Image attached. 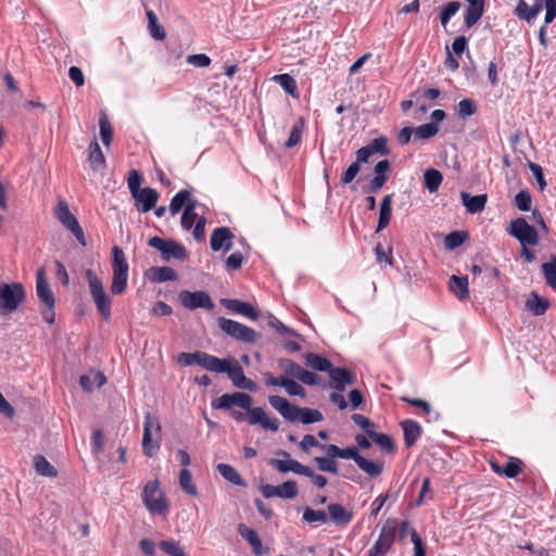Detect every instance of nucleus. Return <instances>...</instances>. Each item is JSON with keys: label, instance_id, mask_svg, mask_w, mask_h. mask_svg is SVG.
I'll use <instances>...</instances> for the list:
<instances>
[{"label": "nucleus", "instance_id": "obj_49", "mask_svg": "<svg viewBox=\"0 0 556 556\" xmlns=\"http://www.w3.org/2000/svg\"><path fill=\"white\" fill-rule=\"evenodd\" d=\"M477 112V105L472 99L466 98L458 102L456 113L459 118L465 119Z\"/></svg>", "mask_w": 556, "mask_h": 556}, {"label": "nucleus", "instance_id": "obj_62", "mask_svg": "<svg viewBox=\"0 0 556 556\" xmlns=\"http://www.w3.org/2000/svg\"><path fill=\"white\" fill-rule=\"evenodd\" d=\"M361 172V166L353 162L341 175V184L349 185L351 184L357 174Z\"/></svg>", "mask_w": 556, "mask_h": 556}, {"label": "nucleus", "instance_id": "obj_24", "mask_svg": "<svg viewBox=\"0 0 556 556\" xmlns=\"http://www.w3.org/2000/svg\"><path fill=\"white\" fill-rule=\"evenodd\" d=\"M463 205L470 214H477L484 210L488 201L486 194L471 195L468 192L463 191L460 193Z\"/></svg>", "mask_w": 556, "mask_h": 556}, {"label": "nucleus", "instance_id": "obj_32", "mask_svg": "<svg viewBox=\"0 0 556 556\" xmlns=\"http://www.w3.org/2000/svg\"><path fill=\"white\" fill-rule=\"evenodd\" d=\"M526 307L534 316H541L545 314L549 307V302L546 299L539 296L535 292H532L526 301Z\"/></svg>", "mask_w": 556, "mask_h": 556}, {"label": "nucleus", "instance_id": "obj_59", "mask_svg": "<svg viewBox=\"0 0 556 556\" xmlns=\"http://www.w3.org/2000/svg\"><path fill=\"white\" fill-rule=\"evenodd\" d=\"M283 388H285L286 392L292 396L303 397L306 394L305 389L300 383H298L293 379H290L287 377L283 382Z\"/></svg>", "mask_w": 556, "mask_h": 556}, {"label": "nucleus", "instance_id": "obj_14", "mask_svg": "<svg viewBox=\"0 0 556 556\" xmlns=\"http://www.w3.org/2000/svg\"><path fill=\"white\" fill-rule=\"evenodd\" d=\"M261 493L266 498H294L299 494V489L294 480H288L280 485L263 484Z\"/></svg>", "mask_w": 556, "mask_h": 556}, {"label": "nucleus", "instance_id": "obj_48", "mask_svg": "<svg viewBox=\"0 0 556 556\" xmlns=\"http://www.w3.org/2000/svg\"><path fill=\"white\" fill-rule=\"evenodd\" d=\"M99 127H100V138L104 146L109 147L113 139V129L112 126L105 115V113H102V115L99 118Z\"/></svg>", "mask_w": 556, "mask_h": 556}, {"label": "nucleus", "instance_id": "obj_2", "mask_svg": "<svg viewBox=\"0 0 556 556\" xmlns=\"http://www.w3.org/2000/svg\"><path fill=\"white\" fill-rule=\"evenodd\" d=\"M253 397L244 392L225 393L212 403L214 408L232 410L239 407L248 412V421L250 425H260L263 429L273 432L278 431L279 420L267 417L262 407H252Z\"/></svg>", "mask_w": 556, "mask_h": 556}, {"label": "nucleus", "instance_id": "obj_63", "mask_svg": "<svg viewBox=\"0 0 556 556\" xmlns=\"http://www.w3.org/2000/svg\"><path fill=\"white\" fill-rule=\"evenodd\" d=\"M141 180L142 178L138 170L132 169L129 172L127 182L131 195H136V193L141 190Z\"/></svg>", "mask_w": 556, "mask_h": 556}, {"label": "nucleus", "instance_id": "obj_57", "mask_svg": "<svg viewBox=\"0 0 556 556\" xmlns=\"http://www.w3.org/2000/svg\"><path fill=\"white\" fill-rule=\"evenodd\" d=\"M415 129V136L419 139H429L439 132V126L435 123H427Z\"/></svg>", "mask_w": 556, "mask_h": 556}, {"label": "nucleus", "instance_id": "obj_53", "mask_svg": "<svg viewBox=\"0 0 556 556\" xmlns=\"http://www.w3.org/2000/svg\"><path fill=\"white\" fill-rule=\"evenodd\" d=\"M462 4L459 1H450L441 11L440 14V22L443 27L447 25L452 16H454L458 10L460 9Z\"/></svg>", "mask_w": 556, "mask_h": 556}, {"label": "nucleus", "instance_id": "obj_40", "mask_svg": "<svg viewBox=\"0 0 556 556\" xmlns=\"http://www.w3.org/2000/svg\"><path fill=\"white\" fill-rule=\"evenodd\" d=\"M189 201H194L191 199V192L189 190L182 189L177 192L169 203L168 210L170 214L175 216L182 208V206L186 207V204L189 203Z\"/></svg>", "mask_w": 556, "mask_h": 556}, {"label": "nucleus", "instance_id": "obj_15", "mask_svg": "<svg viewBox=\"0 0 556 556\" xmlns=\"http://www.w3.org/2000/svg\"><path fill=\"white\" fill-rule=\"evenodd\" d=\"M36 294L47 308H54L55 299L46 277V269L40 267L36 273Z\"/></svg>", "mask_w": 556, "mask_h": 556}, {"label": "nucleus", "instance_id": "obj_9", "mask_svg": "<svg viewBox=\"0 0 556 556\" xmlns=\"http://www.w3.org/2000/svg\"><path fill=\"white\" fill-rule=\"evenodd\" d=\"M54 215L56 219L67 229L70 230L76 240L85 247L86 239L83 228L80 227L77 218L73 215L70 210L67 202L64 199H60L54 208Z\"/></svg>", "mask_w": 556, "mask_h": 556}, {"label": "nucleus", "instance_id": "obj_52", "mask_svg": "<svg viewBox=\"0 0 556 556\" xmlns=\"http://www.w3.org/2000/svg\"><path fill=\"white\" fill-rule=\"evenodd\" d=\"M162 552L169 556H187L179 542L174 540H164L159 544Z\"/></svg>", "mask_w": 556, "mask_h": 556}, {"label": "nucleus", "instance_id": "obj_11", "mask_svg": "<svg viewBox=\"0 0 556 556\" xmlns=\"http://www.w3.org/2000/svg\"><path fill=\"white\" fill-rule=\"evenodd\" d=\"M507 231L511 237L517 239L522 247H534L540 242L536 229L529 225L522 217L513 219Z\"/></svg>", "mask_w": 556, "mask_h": 556}, {"label": "nucleus", "instance_id": "obj_51", "mask_svg": "<svg viewBox=\"0 0 556 556\" xmlns=\"http://www.w3.org/2000/svg\"><path fill=\"white\" fill-rule=\"evenodd\" d=\"M323 414L318 409L301 407L299 420L304 425H309L323 420Z\"/></svg>", "mask_w": 556, "mask_h": 556}, {"label": "nucleus", "instance_id": "obj_17", "mask_svg": "<svg viewBox=\"0 0 556 556\" xmlns=\"http://www.w3.org/2000/svg\"><path fill=\"white\" fill-rule=\"evenodd\" d=\"M394 528L383 527L374 545L368 552V556H384L394 542Z\"/></svg>", "mask_w": 556, "mask_h": 556}, {"label": "nucleus", "instance_id": "obj_58", "mask_svg": "<svg viewBox=\"0 0 556 556\" xmlns=\"http://www.w3.org/2000/svg\"><path fill=\"white\" fill-rule=\"evenodd\" d=\"M268 325L271 328L276 329L280 334L291 336V337H296L298 336L295 330L287 327L285 324H282L278 318H276L271 314L268 316Z\"/></svg>", "mask_w": 556, "mask_h": 556}, {"label": "nucleus", "instance_id": "obj_35", "mask_svg": "<svg viewBox=\"0 0 556 556\" xmlns=\"http://www.w3.org/2000/svg\"><path fill=\"white\" fill-rule=\"evenodd\" d=\"M151 275L150 279L153 282H166V281H174L177 280L178 275L177 273L172 268L167 266L162 267H152L151 268Z\"/></svg>", "mask_w": 556, "mask_h": 556}, {"label": "nucleus", "instance_id": "obj_29", "mask_svg": "<svg viewBox=\"0 0 556 556\" xmlns=\"http://www.w3.org/2000/svg\"><path fill=\"white\" fill-rule=\"evenodd\" d=\"M484 13V0L469 3L464 16V23L467 28H471Z\"/></svg>", "mask_w": 556, "mask_h": 556}, {"label": "nucleus", "instance_id": "obj_4", "mask_svg": "<svg viewBox=\"0 0 556 556\" xmlns=\"http://www.w3.org/2000/svg\"><path fill=\"white\" fill-rule=\"evenodd\" d=\"M88 281V287L92 301L101 314L102 318L108 321L111 318V298L106 293L101 279L94 274L92 269H87L85 273Z\"/></svg>", "mask_w": 556, "mask_h": 556}, {"label": "nucleus", "instance_id": "obj_39", "mask_svg": "<svg viewBox=\"0 0 556 556\" xmlns=\"http://www.w3.org/2000/svg\"><path fill=\"white\" fill-rule=\"evenodd\" d=\"M292 98H299L295 79L289 74H278L273 78Z\"/></svg>", "mask_w": 556, "mask_h": 556}, {"label": "nucleus", "instance_id": "obj_13", "mask_svg": "<svg viewBox=\"0 0 556 556\" xmlns=\"http://www.w3.org/2000/svg\"><path fill=\"white\" fill-rule=\"evenodd\" d=\"M276 454L278 456H282L285 459L271 458L268 464L279 472L286 473L292 471L301 476L311 473V467L302 465L300 462L292 459L290 457V453L287 451L279 450Z\"/></svg>", "mask_w": 556, "mask_h": 556}, {"label": "nucleus", "instance_id": "obj_61", "mask_svg": "<svg viewBox=\"0 0 556 556\" xmlns=\"http://www.w3.org/2000/svg\"><path fill=\"white\" fill-rule=\"evenodd\" d=\"M352 420L361 427L369 437V433L375 432V424L370 421L369 418L361 415V414H353Z\"/></svg>", "mask_w": 556, "mask_h": 556}, {"label": "nucleus", "instance_id": "obj_50", "mask_svg": "<svg viewBox=\"0 0 556 556\" xmlns=\"http://www.w3.org/2000/svg\"><path fill=\"white\" fill-rule=\"evenodd\" d=\"M369 438L375 441L383 451L387 453H394L395 445L390 435L386 433L372 432L369 433Z\"/></svg>", "mask_w": 556, "mask_h": 556}, {"label": "nucleus", "instance_id": "obj_1", "mask_svg": "<svg viewBox=\"0 0 556 556\" xmlns=\"http://www.w3.org/2000/svg\"><path fill=\"white\" fill-rule=\"evenodd\" d=\"M177 363L184 367L191 365H199L200 367L217 374H227L232 384L242 390L250 392L257 391V384L245 377L242 367L236 359L232 358H218L214 355L202 351L192 353H180L177 357Z\"/></svg>", "mask_w": 556, "mask_h": 556}, {"label": "nucleus", "instance_id": "obj_25", "mask_svg": "<svg viewBox=\"0 0 556 556\" xmlns=\"http://www.w3.org/2000/svg\"><path fill=\"white\" fill-rule=\"evenodd\" d=\"M238 533L252 546L256 556L263 555L262 540L254 529L245 526L244 523H240L238 526Z\"/></svg>", "mask_w": 556, "mask_h": 556}, {"label": "nucleus", "instance_id": "obj_38", "mask_svg": "<svg viewBox=\"0 0 556 556\" xmlns=\"http://www.w3.org/2000/svg\"><path fill=\"white\" fill-rule=\"evenodd\" d=\"M305 363L311 368L325 372H329L333 367L328 358L315 353H308L305 357Z\"/></svg>", "mask_w": 556, "mask_h": 556}, {"label": "nucleus", "instance_id": "obj_22", "mask_svg": "<svg viewBox=\"0 0 556 556\" xmlns=\"http://www.w3.org/2000/svg\"><path fill=\"white\" fill-rule=\"evenodd\" d=\"M132 198L136 200L137 210L147 213L155 206L159 193L155 189L146 187L138 191L136 195H132Z\"/></svg>", "mask_w": 556, "mask_h": 556}, {"label": "nucleus", "instance_id": "obj_16", "mask_svg": "<svg viewBox=\"0 0 556 556\" xmlns=\"http://www.w3.org/2000/svg\"><path fill=\"white\" fill-rule=\"evenodd\" d=\"M268 402L287 421L294 422L299 420L301 407L290 404L287 399L270 395Z\"/></svg>", "mask_w": 556, "mask_h": 556}, {"label": "nucleus", "instance_id": "obj_20", "mask_svg": "<svg viewBox=\"0 0 556 556\" xmlns=\"http://www.w3.org/2000/svg\"><path fill=\"white\" fill-rule=\"evenodd\" d=\"M232 239L233 235L228 227L215 228L211 235V249L214 252H228L232 248Z\"/></svg>", "mask_w": 556, "mask_h": 556}, {"label": "nucleus", "instance_id": "obj_3", "mask_svg": "<svg viewBox=\"0 0 556 556\" xmlns=\"http://www.w3.org/2000/svg\"><path fill=\"white\" fill-rule=\"evenodd\" d=\"M112 283L111 292L115 295L123 294L128 286L129 265L124 251L114 245L112 249Z\"/></svg>", "mask_w": 556, "mask_h": 556}, {"label": "nucleus", "instance_id": "obj_42", "mask_svg": "<svg viewBox=\"0 0 556 556\" xmlns=\"http://www.w3.org/2000/svg\"><path fill=\"white\" fill-rule=\"evenodd\" d=\"M442 180L443 176L438 169L429 168L424 174V184L429 192L438 191Z\"/></svg>", "mask_w": 556, "mask_h": 556}, {"label": "nucleus", "instance_id": "obj_33", "mask_svg": "<svg viewBox=\"0 0 556 556\" xmlns=\"http://www.w3.org/2000/svg\"><path fill=\"white\" fill-rule=\"evenodd\" d=\"M492 468L495 472L504 475L507 478H515L521 471V460L518 458H510L504 466L492 463Z\"/></svg>", "mask_w": 556, "mask_h": 556}, {"label": "nucleus", "instance_id": "obj_7", "mask_svg": "<svg viewBox=\"0 0 556 556\" xmlns=\"http://www.w3.org/2000/svg\"><path fill=\"white\" fill-rule=\"evenodd\" d=\"M25 300V290L18 282L4 283L0 287V315L15 311Z\"/></svg>", "mask_w": 556, "mask_h": 556}, {"label": "nucleus", "instance_id": "obj_18", "mask_svg": "<svg viewBox=\"0 0 556 556\" xmlns=\"http://www.w3.org/2000/svg\"><path fill=\"white\" fill-rule=\"evenodd\" d=\"M330 377V387L339 392H343L348 384L355 382V374L348 368L332 367L328 372Z\"/></svg>", "mask_w": 556, "mask_h": 556}, {"label": "nucleus", "instance_id": "obj_64", "mask_svg": "<svg viewBox=\"0 0 556 556\" xmlns=\"http://www.w3.org/2000/svg\"><path fill=\"white\" fill-rule=\"evenodd\" d=\"M412 543L414 544V555L415 556H426V549L424 546V542L417 531L415 529H410L409 531Z\"/></svg>", "mask_w": 556, "mask_h": 556}, {"label": "nucleus", "instance_id": "obj_43", "mask_svg": "<svg viewBox=\"0 0 556 556\" xmlns=\"http://www.w3.org/2000/svg\"><path fill=\"white\" fill-rule=\"evenodd\" d=\"M198 218V214L195 213V201H189V203L186 204L180 219L182 229L190 230Z\"/></svg>", "mask_w": 556, "mask_h": 556}, {"label": "nucleus", "instance_id": "obj_21", "mask_svg": "<svg viewBox=\"0 0 556 556\" xmlns=\"http://www.w3.org/2000/svg\"><path fill=\"white\" fill-rule=\"evenodd\" d=\"M543 9L542 0H534L532 5H529L526 0H519L515 8V15L528 24H531Z\"/></svg>", "mask_w": 556, "mask_h": 556}, {"label": "nucleus", "instance_id": "obj_46", "mask_svg": "<svg viewBox=\"0 0 556 556\" xmlns=\"http://www.w3.org/2000/svg\"><path fill=\"white\" fill-rule=\"evenodd\" d=\"M179 485L189 495L195 496L198 494L197 486L192 481V475L187 468L181 469L179 472Z\"/></svg>", "mask_w": 556, "mask_h": 556}, {"label": "nucleus", "instance_id": "obj_12", "mask_svg": "<svg viewBox=\"0 0 556 556\" xmlns=\"http://www.w3.org/2000/svg\"><path fill=\"white\" fill-rule=\"evenodd\" d=\"M179 300L181 305L190 311L197 308H203L212 311L215 307L213 300L206 291H188L184 290L179 293Z\"/></svg>", "mask_w": 556, "mask_h": 556}, {"label": "nucleus", "instance_id": "obj_44", "mask_svg": "<svg viewBox=\"0 0 556 556\" xmlns=\"http://www.w3.org/2000/svg\"><path fill=\"white\" fill-rule=\"evenodd\" d=\"M303 128H304V121H303V118H299L293 124V126L290 130L288 140L285 143L286 148L291 149L301 142Z\"/></svg>", "mask_w": 556, "mask_h": 556}, {"label": "nucleus", "instance_id": "obj_54", "mask_svg": "<svg viewBox=\"0 0 556 556\" xmlns=\"http://www.w3.org/2000/svg\"><path fill=\"white\" fill-rule=\"evenodd\" d=\"M467 238L465 231H453L448 233L444 239V244L447 250H454L460 247Z\"/></svg>", "mask_w": 556, "mask_h": 556}, {"label": "nucleus", "instance_id": "obj_5", "mask_svg": "<svg viewBox=\"0 0 556 556\" xmlns=\"http://www.w3.org/2000/svg\"><path fill=\"white\" fill-rule=\"evenodd\" d=\"M142 502L149 513L153 515L166 516L169 511V504L165 498L164 492L160 488L157 480L148 481L143 488Z\"/></svg>", "mask_w": 556, "mask_h": 556}, {"label": "nucleus", "instance_id": "obj_6", "mask_svg": "<svg viewBox=\"0 0 556 556\" xmlns=\"http://www.w3.org/2000/svg\"><path fill=\"white\" fill-rule=\"evenodd\" d=\"M217 324L223 332L243 343L252 344L261 338V334L251 327H248L239 321L228 319L226 317H219L217 319Z\"/></svg>", "mask_w": 556, "mask_h": 556}, {"label": "nucleus", "instance_id": "obj_28", "mask_svg": "<svg viewBox=\"0 0 556 556\" xmlns=\"http://www.w3.org/2000/svg\"><path fill=\"white\" fill-rule=\"evenodd\" d=\"M143 5L146 8V15L148 18V28L150 31V35L152 38L156 40H163L166 37V31L164 27L159 24L156 14L154 11L150 8H148V4L143 2Z\"/></svg>", "mask_w": 556, "mask_h": 556}, {"label": "nucleus", "instance_id": "obj_23", "mask_svg": "<svg viewBox=\"0 0 556 556\" xmlns=\"http://www.w3.org/2000/svg\"><path fill=\"white\" fill-rule=\"evenodd\" d=\"M328 519H330L337 526L345 527L353 519V513L345 509V507L339 503H331L327 507Z\"/></svg>", "mask_w": 556, "mask_h": 556}, {"label": "nucleus", "instance_id": "obj_41", "mask_svg": "<svg viewBox=\"0 0 556 556\" xmlns=\"http://www.w3.org/2000/svg\"><path fill=\"white\" fill-rule=\"evenodd\" d=\"M34 467H35L37 473L42 477L54 478L58 475V470L42 455L35 456Z\"/></svg>", "mask_w": 556, "mask_h": 556}, {"label": "nucleus", "instance_id": "obj_30", "mask_svg": "<svg viewBox=\"0 0 556 556\" xmlns=\"http://www.w3.org/2000/svg\"><path fill=\"white\" fill-rule=\"evenodd\" d=\"M216 469L218 473L228 482L243 488L248 485L240 473L231 465L220 463L217 465Z\"/></svg>", "mask_w": 556, "mask_h": 556}, {"label": "nucleus", "instance_id": "obj_55", "mask_svg": "<svg viewBox=\"0 0 556 556\" xmlns=\"http://www.w3.org/2000/svg\"><path fill=\"white\" fill-rule=\"evenodd\" d=\"M531 194L528 190H520L514 199V204L521 212H529L531 210Z\"/></svg>", "mask_w": 556, "mask_h": 556}, {"label": "nucleus", "instance_id": "obj_27", "mask_svg": "<svg viewBox=\"0 0 556 556\" xmlns=\"http://www.w3.org/2000/svg\"><path fill=\"white\" fill-rule=\"evenodd\" d=\"M448 288L450 291L460 301H465L469 298V282L467 276H451Z\"/></svg>", "mask_w": 556, "mask_h": 556}, {"label": "nucleus", "instance_id": "obj_19", "mask_svg": "<svg viewBox=\"0 0 556 556\" xmlns=\"http://www.w3.org/2000/svg\"><path fill=\"white\" fill-rule=\"evenodd\" d=\"M220 304L225 308L239 315H242L244 317H248L251 320H256L260 317V313L257 312V309L248 302H243L237 299H222Z\"/></svg>", "mask_w": 556, "mask_h": 556}, {"label": "nucleus", "instance_id": "obj_10", "mask_svg": "<svg viewBox=\"0 0 556 556\" xmlns=\"http://www.w3.org/2000/svg\"><path fill=\"white\" fill-rule=\"evenodd\" d=\"M148 244L160 251L164 262H169L172 258L184 261L188 256L186 248L175 240H165L155 236L149 239Z\"/></svg>", "mask_w": 556, "mask_h": 556}, {"label": "nucleus", "instance_id": "obj_34", "mask_svg": "<svg viewBox=\"0 0 556 556\" xmlns=\"http://www.w3.org/2000/svg\"><path fill=\"white\" fill-rule=\"evenodd\" d=\"M391 204L392 197L388 194L382 199L380 203L379 219L376 232L383 230L389 225L391 219Z\"/></svg>", "mask_w": 556, "mask_h": 556}, {"label": "nucleus", "instance_id": "obj_37", "mask_svg": "<svg viewBox=\"0 0 556 556\" xmlns=\"http://www.w3.org/2000/svg\"><path fill=\"white\" fill-rule=\"evenodd\" d=\"M302 519L308 525L317 527L328 522V515L325 510L306 507L303 511Z\"/></svg>", "mask_w": 556, "mask_h": 556}, {"label": "nucleus", "instance_id": "obj_47", "mask_svg": "<svg viewBox=\"0 0 556 556\" xmlns=\"http://www.w3.org/2000/svg\"><path fill=\"white\" fill-rule=\"evenodd\" d=\"M279 366L283 369V372L287 378H296L299 379L303 367L295 363L292 359L282 358L279 361Z\"/></svg>", "mask_w": 556, "mask_h": 556}, {"label": "nucleus", "instance_id": "obj_36", "mask_svg": "<svg viewBox=\"0 0 556 556\" xmlns=\"http://www.w3.org/2000/svg\"><path fill=\"white\" fill-rule=\"evenodd\" d=\"M357 467L371 478L380 476L383 471V462L370 460L361 456L357 462Z\"/></svg>", "mask_w": 556, "mask_h": 556}, {"label": "nucleus", "instance_id": "obj_60", "mask_svg": "<svg viewBox=\"0 0 556 556\" xmlns=\"http://www.w3.org/2000/svg\"><path fill=\"white\" fill-rule=\"evenodd\" d=\"M371 154L380 153L381 155H388L389 150L387 148V139L384 137H378L367 144Z\"/></svg>", "mask_w": 556, "mask_h": 556}, {"label": "nucleus", "instance_id": "obj_26", "mask_svg": "<svg viewBox=\"0 0 556 556\" xmlns=\"http://www.w3.org/2000/svg\"><path fill=\"white\" fill-rule=\"evenodd\" d=\"M401 427L404 434L405 445L407 447L413 446L421 435L420 425L413 419H406L401 422Z\"/></svg>", "mask_w": 556, "mask_h": 556}, {"label": "nucleus", "instance_id": "obj_45", "mask_svg": "<svg viewBox=\"0 0 556 556\" xmlns=\"http://www.w3.org/2000/svg\"><path fill=\"white\" fill-rule=\"evenodd\" d=\"M541 268L546 283L556 290V256H552L549 262L543 263Z\"/></svg>", "mask_w": 556, "mask_h": 556}, {"label": "nucleus", "instance_id": "obj_56", "mask_svg": "<svg viewBox=\"0 0 556 556\" xmlns=\"http://www.w3.org/2000/svg\"><path fill=\"white\" fill-rule=\"evenodd\" d=\"M318 469L324 472L337 475L339 471L338 464L334 459L325 456H317L314 458Z\"/></svg>", "mask_w": 556, "mask_h": 556}, {"label": "nucleus", "instance_id": "obj_8", "mask_svg": "<svg viewBox=\"0 0 556 556\" xmlns=\"http://www.w3.org/2000/svg\"><path fill=\"white\" fill-rule=\"evenodd\" d=\"M160 424L153 419L150 412L144 415L142 451L148 457H152L160 448Z\"/></svg>", "mask_w": 556, "mask_h": 556}, {"label": "nucleus", "instance_id": "obj_31", "mask_svg": "<svg viewBox=\"0 0 556 556\" xmlns=\"http://www.w3.org/2000/svg\"><path fill=\"white\" fill-rule=\"evenodd\" d=\"M88 161L93 170H99L105 167V157L99 146V143L93 140L89 143L88 147Z\"/></svg>", "mask_w": 556, "mask_h": 556}]
</instances>
